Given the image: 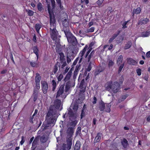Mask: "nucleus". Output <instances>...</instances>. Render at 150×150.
<instances>
[{"instance_id":"29","label":"nucleus","mask_w":150,"mask_h":150,"mask_svg":"<svg viewBox=\"0 0 150 150\" xmlns=\"http://www.w3.org/2000/svg\"><path fill=\"white\" fill-rule=\"evenodd\" d=\"M93 50L90 54L89 55L88 57V62H91V60H92V59H93V55L94 54L93 53Z\"/></svg>"},{"instance_id":"1","label":"nucleus","mask_w":150,"mask_h":150,"mask_svg":"<svg viewBox=\"0 0 150 150\" xmlns=\"http://www.w3.org/2000/svg\"><path fill=\"white\" fill-rule=\"evenodd\" d=\"M47 9L50 15V29L51 37L52 39L55 40V43L56 45L59 46V39L57 38L58 33L56 29V24L54 16L50 5L47 6Z\"/></svg>"},{"instance_id":"12","label":"nucleus","mask_w":150,"mask_h":150,"mask_svg":"<svg viewBox=\"0 0 150 150\" xmlns=\"http://www.w3.org/2000/svg\"><path fill=\"white\" fill-rule=\"evenodd\" d=\"M61 101L58 99H56L54 103V106L56 108L59 109L61 105Z\"/></svg>"},{"instance_id":"47","label":"nucleus","mask_w":150,"mask_h":150,"mask_svg":"<svg viewBox=\"0 0 150 150\" xmlns=\"http://www.w3.org/2000/svg\"><path fill=\"white\" fill-rule=\"evenodd\" d=\"M114 62L111 60H110L108 63V66L109 68L112 67L114 65Z\"/></svg>"},{"instance_id":"50","label":"nucleus","mask_w":150,"mask_h":150,"mask_svg":"<svg viewBox=\"0 0 150 150\" xmlns=\"http://www.w3.org/2000/svg\"><path fill=\"white\" fill-rule=\"evenodd\" d=\"M128 96L127 94H125L122 96L121 101H123L124 100L128 97Z\"/></svg>"},{"instance_id":"34","label":"nucleus","mask_w":150,"mask_h":150,"mask_svg":"<svg viewBox=\"0 0 150 150\" xmlns=\"http://www.w3.org/2000/svg\"><path fill=\"white\" fill-rule=\"evenodd\" d=\"M72 136L71 135H67V143H72Z\"/></svg>"},{"instance_id":"55","label":"nucleus","mask_w":150,"mask_h":150,"mask_svg":"<svg viewBox=\"0 0 150 150\" xmlns=\"http://www.w3.org/2000/svg\"><path fill=\"white\" fill-rule=\"evenodd\" d=\"M81 127H78L77 129L76 133V134H80L81 132Z\"/></svg>"},{"instance_id":"9","label":"nucleus","mask_w":150,"mask_h":150,"mask_svg":"<svg viewBox=\"0 0 150 150\" xmlns=\"http://www.w3.org/2000/svg\"><path fill=\"white\" fill-rule=\"evenodd\" d=\"M62 23L64 27L63 28L64 30V28L65 30H67L68 29L69 30V27H68V20L67 18L62 19Z\"/></svg>"},{"instance_id":"38","label":"nucleus","mask_w":150,"mask_h":150,"mask_svg":"<svg viewBox=\"0 0 150 150\" xmlns=\"http://www.w3.org/2000/svg\"><path fill=\"white\" fill-rule=\"evenodd\" d=\"M52 90L54 91L56 86V83L55 81L54 80H52Z\"/></svg>"},{"instance_id":"43","label":"nucleus","mask_w":150,"mask_h":150,"mask_svg":"<svg viewBox=\"0 0 150 150\" xmlns=\"http://www.w3.org/2000/svg\"><path fill=\"white\" fill-rule=\"evenodd\" d=\"M94 31V28L91 27L89 29H88L85 30V32L86 33H91Z\"/></svg>"},{"instance_id":"17","label":"nucleus","mask_w":150,"mask_h":150,"mask_svg":"<svg viewBox=\"0 0 150 150\" xmlns=\"http://www.w3.org/2000/svg\"><path fill=\"white\" fill-rule=\"evenodd\" d=\"M71 74L72 71L71 70H70L64 79V80L65 81H66L69 80L70 78L71 77Z\"/></svg>"},{"instance_id":"36","label":"nucleus","mask_w":150,"mask_h":150,"mask_svg":"<svg viewBox=\"0 0 150 150\" xmlns=\"http://www.w3.org/2000/svg\"><path fill=\"white\" fill-rule=\"evenodd\" d=\"M132 45V43L130 41H129L126 45L125 47V50L129 48Z\"/></svg>"},{"instance_id":"4","label":"nucleus","mask_w":150,"mask_h":150,"mask_svg":"<svg viewBox=\"0 0 150 150\" xmlns=\"http://www.w3.org/2000/svg\"><path fill=\"white\" fill-rule=\"evenodd\" d=\"M46 120L49 124H54L55 122V119L52 117L50 113L48 112L46 116Z\"/></svg>"},{"instance_id":"44","label":"nucleus","mask_w":150,"mask_h":150,"mask_svg":"<svg viewBox=\"0 0 150 150\" xmlns=\"http://www.w3.org/2000/svg\"><path fill=\"white\" fill-rule=\"evenodd\" d=\"M58 65L57 64H56L54 66L53 69V72L55 74L57 71L58 70Z\"/></svg>"},{"instance_id":"30","label":"nucleus","mask_w":150,"mask_h":150,"mask_svg":"<svg viewBox=\"0 0 150 150\" xmlns=\"http://www.w3.org/2000/svg\"><path fill=\"white\" fill-rule=\"evenodd\" d=\"M73 47H71L69 48H68L67 50V52L68 53H69L71 54L74 53V51L73 50Z\"/></svg>"},{"instance_id":"11","label":"nucleus","mask_w":150,"mask_h":150,"mask_svg":"<svg viewBox=\"0 0 150 150\" xmlns=\"http://www.w3.org/2000/svg\"><path fill=\"white\" fill-rule=\"evenodd\" d=\"M149 21V19L147 18H141L139 20L138 24L139 25L146 24Z\"/></svg>"},{"instance_id":"14","label":"nucleus","mask_w":150,"mask_h":150,"mask_svg":"<svg viewBox=\"0 0 150 150\" xmlns=\"http://www.w3.org/2000/svg\"><path fill=\"white\" fill-rule=\"evenodd\" d=\"M128 63L129 65H136L137 62L131 58H128L127 59Z\"/></svg>"},{"instance_id":"41","label":"nucleus","mask_w":150,"mask_h":150,"mask_svg":"<svg viewBox=\"0 0 150 150\" xmlns=\"http://www.w3.org/2000/svg\"><path fill=\"white\" fill-rule=\"evenodd\" d=\"M104 0H98L96 2V3L94 4V5H95V6H96V5H98L99 6H101L102 3L103 2Z\"/></svg>"},{"instance_id":"2","label":"nucleus","mask_w":150,"mask_h":150,"mask_svg":"<svg viewBox=\"0 0 150 150\" xmlns=\"http://www.w3.org/2000/svg\"><path fill=\"white\" fill-rule=\"evenodd\" d=\"M64 31L69 42L73 44H75L76 43L77 41L76 38L72 34L68 29L67 30H65L64 28Z\"/></svg>"},{"instance_id":"42","label":"nucleus","mask_w":150,"mask_h":150,"mask_svg":"<svg viewBox=\"0 0 150 150\" xmlns=\"http://www.w3.org/2000/svg\"><path fill=\"white\" fill-rule=\"evenodd\" d=\"M107 90L110 91L111 89V84H106L105 86Z\"/></svg>"},{"instance_id":"13","label":"nucleus","mask_w":150,"mask_h":150,"mask_svg":"<svg viewBox=\"0 0 150 150\" xmlns=\"http://www.w3.org/2000/svg\"><path fill=\"white\" fill-rule=\"evenodd\" d=\"M94 45V42H91L89 45V47L88 48V51L86 53V55L85 56H84V57H85V58H86L88 55L90 53L91 51L93 49V47Z\"/></svg>"},{"instance_id":"52","label":"nucleus","mask_w":150,"mask_h":150,"mask_svg":"<svg viewBox=\"0 0 150 150\" xmlns=\"http://www.w3.org/2000/svg\"><path fill=\"white\" fill-rule=\"evenodd\" d=\"M63 77V75L62 74H59V76L57 78V79L58 81H61Z\"/></svg>"},{"instance_id":"24","label":"nucleus","mask_w":150,"mask_h":150,"mask_svg":"<svg viewBox=\"0 0 150 150\" xmlns=\"http://www.w3.org/2000/svg\"><path fill=\"white\" fill-rule=\"evenodd\" d=\"M141 11V8L139 7L137 9H134L132 13V16H133L135 14H138L140 13Z\"/></svg>"},{"instance_id":"8","label":"nucleus","mask_w":150,"mask_h":150,"mask_svg":"<svg viewBox=\"0 0 150 150\" xmlns=\"http://www.w3.org/2000/svg\"><path fill=\"white\" fill-rule=\"evenodd\" d=\"M64 86L63 85H61L59 88L57 92L56 98L59 96H61L64 92Z\"/></svg>"},{"instance_id":"7","label":"nucleus","mask_w":150,"mask_h":150,"mask_svg":"<svg viewBox=\"0 0 150 150\" xmlns=\"http://www.w3.org/2000/svg\"><path fill=\"white\" fill-rule=\"evenodd\" d=\"M41 83L42 84V87L43 93L45 94L47 91L48 89V85L47 83L44 81H41Z\"/></svg>"},{"instance_id":"33","label":"nucleus","mask_w":150,"mask_h":150,"mask_svg":"<svg viewBox=\"0 0 150 150\" xmlns=\"http://www.w3.org/2000/svg\"><path fill=\"white\" fill-rule=\"evenodd\" d=\"M37 8L39 11H42L43 9V6L41 3L39 2L38 4Z\"/></svg>"},{"instance_id":"27","label":"nucleus","mask_w":150,"mask_h":150,"mask_svg":"<svg viewBox=\"0 0 150 150\" xmlns=\"http://www.w3.org/2000/svg\"><path fill=\"white\" fill-rule=\"evenodd\" d=\"M81 144L79 141H78L75 145L74 150H79Z\"/></svg>"},{"instance_id":"45","label":"nucleus","mask_w":150,"mask_h":150,"mask_svg":"<svg viewBox=\"0 0 150 150\" xmlns=\"http://www.w3.org/2000/svg\"><path fill=\"white\" fill-rule=\"evenodd\" d=\"M124 66V63H123L121 64L120 67H119V69L118 70V74H119L122 71V70Z\"/></svg>"},{"instance_id":"21","label":"nucleus","mask_w":150,"mask_h":150,"mask_svg":"<svg viewBox=\"0 0 150 150\" xmlns=\"http://www.w3.org/2000/svg\"><path fill=\"white\" fill-rule=\"evenodd\" d=\"M105 68L101 67H98L96 69V70L95 72V75H97L100 72L103 71L104 70Z\"/></svg>"},{"instance_id":"54","label":"nucleus","mask_w":150,"mask_h":150,"mask_svg":"<svg viewBox=\"0 0 150 150\" xmlns=\"http://www.w3.org/2000/svg\"><path fill=\"white\" fill-rule=\"evenodd\" d=\"M57 4L59 5V7L61 9L63 7L61 5V0H56Z\"/></svg>"},{"instance_id":"32","label":"nucleus","mask_w":150,"mask_h":150,"mask_svg":"<svg viewBox=\"0 0 150 150\" xmlns=\"http://www.w3.org/2000/svg\"><path fill=\"white\" fill-rule=\"evenodd\" d=\"M101 139L100 134L98 133L97 134L96 136L94 139V140H96V142H98Z\"/></svg>"},{"instance_id":"64","label":"nucleus","mask_w":150,"mask_h":150,"mask_svg":"<svg viewBox=\"0 0 150 150\" xmlns=\"http://www.w3.org/2000/svg\"><path fill=\"white\" fill-rule=\"evenodd\" d=\"M10 57L12 61L13 62V63H15L14 61L13 60V54L11 53L10 54Z\"/></svg>"},{"instance_id":"59","label":"nucleus","mask_w":150,"mask_h":150,"mask_svg":"<svg viewBox=\"0 0 150 150\" xmlns=\"http://www.w3.org/2000/svg\"><path fill=\"white\" fill-rule=\"evenodd\" d=\"M51 4L52 6V7L54 8L55 7V2L54 0H51Z\"/></svg>"},{"instance_id":"57","label":"nucleus","mask_w":150,"mask_h":150,"mask_svg":"<svg viewBox=\"0 0 150 150\" xmlns=\"http://www.w3.org/2000/svg\"><path fill=\"white\" fill-rule=\"evenodd\" d=\"M81 2L83 4H87L89 3L88 0H81Z\"/></svg>"},{"instance_id":"16","label":"nucleus","mask_w":150,"mask_h":150,"mask_svg":"<svg viewBox=\"0 0 150 150\" xmlns=\"http://www.w3.org/2000/svg\"><path fill=\"white\" fill-rule=\"evenodd\" d=\"M121 143L123 147L124 148H127V146L128 145V141L125 139H123V140L121 141Z\"/></svg>"},{"instance_id":"26","label":"nucleus","mask_w":150,"mask_h":150,"mask_svg":"<svg viewBox=\"0 0 150 150\" xmlns=\"http://www.w3.org/2000/svg\"><path fill=\"white\" fill-rule=\"evenodd\" d=\"M33 52L36 54L37 57V60L38 58V50L36 46H34L33 47Z\"/></svg>"},{"instance_id":"48","label":"nucleus","mask_w":150,"mask_h":150,"mask_svg":"<svg viewBox=\"0 0 150 150\" xmlns=\"http://www.w3.org/2000/svg\"><path fill=\"white\" fill-rule=\"evenodd\" d=\"M122 58H123V57H122V55H120L118 59H117V62H120V63H119V64L120 63H121L122 62Z\"/></svg>"},{"instance_id":"51","label":"nucleus","mask_w":150,"mask_h":150,"mask_svg":"<svg viewBox=\"0 0 150 150\" xmlns=\"http://www.w3.org/2000/svg\"><path fill=\"white\" fill-rule=\"evenodd\" d=\"M37 93L36 92H35L33 93V96H34L33 100L34 101H35L37 99Z\"/></svg>"},{"instance_id":"46","label":"nucleus","mask_w":150,"mask_h":150,"mask_svg":"<svg viewBox=\"0 0 150 150\" xmlns=\"http://www.w3.org/2000/svg\"><path fill=\"white\" fill-rule=\"evenodd\" d=\"M120 31L117 30V32L115 33L112 36V37L115 39L120 34Z\"/></svg>"},{"instance_id":"35","label":"nucleus","mask_w":150,"mask_h":150,"mask_svg":"<svg viewBox=\"0 0 150 150\" xmlns=\"http://www.w3.org/2000/svg\"><path fill=\"white\" fill-rule=\"evenodd\" d=\"M123 39L124 38L123 36H119L117 38L116 41L117 43H120L122 41Z\"/></svg>"},{"instance_id":"37","label":"nucleus","mask_w":150,"mask_h":150,"mask_svg":"<svg viewBox=\"0 0 150 150\" xmlns=\"http://www.w3.org/2000/svg\"><path fill=\"white\" fill-rule=\"evenodd\" d=\"M26 11L29 16H32L33 15L34 12L33 11L29 9H26Z\"/></svg>"},{"instance_id":"18","label":"nucleus","mask_w":150,"mask_h":150,"mask_svg":"<svg viewBox=\"0 0 150 150\" xmlns=\"http://www.w3.org/2000/svg\"><path fill=\"white\" fill-rule=\"evenodd\" d=\"M76 123L77 122L76 120L72 121L69 122L68 124V127H70L74 128Z\"/></svg>"},{"instance_id":"40","label":"nucleus","mask_w":150,"mask_h":150,"mask_svg":"<svg viewBox=\"0 0 150 150\" xmlns=\"http://www.w3.org/2000/svg\"><path fill=\"white\" fill-rule=\"evenodd\" d=\"M110 105L109 104H107V105H106V108H105V111L107 112H109L110 110Z\"/></svg>"},{"instance_id":"58","label":"nucleus","mask_w":150,"mask_h":150,"mask_svg":"<svg viewBox=\"0 0 150 150\" xmlns=\"http://www.w3.org/2000/svg\"><path fill=\"white\" fill-rule=\"evenodd\" d=\"M78 74V72L77 70H76L74 71V76L73 77L74 79H75L76 76H77Z\"/></svg>"},{"instance_id":"19","label":"nucleus","mask_w":150,"mask_h":150,"mask_svg":"<svg viewBox=\"0 0 150 150\" xmlns=\"http://www.w3.org/2000/svg\"><path fill=\"white\" fill-rule=\"evenodd\" d=\"M37 60L36 62L32 61L30 62V65L33 67H38L39 66V62Z\"/></svg>"},{"instance_id":"6","label":"nucleus","mask_w":150,"mask_h":150,"mask_svg":"<svg viewBox=\"0 0 150 150\" xmlns=\"http://www.w3.org/2000/svg\"><path fill=\"white\" fill-rule=\"evenodd\" d=\"M86 87V84L85 83L84 79H83L81 81L79 88H80V91L81 92L83 93L85 92Z\"/></svg>"},{"instance_id":"5","label":"nucleus","mask_w":150,"mask_h":150,"mask_svg":"<svg viewBox=\"0 0 150 150\" xmlns=\"http://www.w3.org/2000/svg\"><path fill=\"white\" fill-rule=\"evenodd\" d=\"M111 90L114 93L118 92L120 89L119 83L117 82H115L111 84Z\"/></svg>"},{"instance_id":"49","label":"nucleus","mask_w":150,"mask_h":150,"mask_svg":"<svg viewBox=\"0 0 150 150\" xmlns=\"http://www.w3.org/2000/svg\"><path fill=\"white\" fill-rule=\"evenodd\" d=\"M60 59L61 60H63L64 59V55L63 53L61 52L59 53Z\"/></svg>"},{"instance_id":"61","label":"nucleus","mask_w":150,"mask_h":150,"mask_svg":"<svg viewBox=\"0 0 150 150\" xmlns=\"http://www.w3.org/2000/svg\"><path fill=\"white\" fill-rule=\"evenodd\" d=\"M85 115V112L83 110V109L82 110L81 113V118L82 119Z\"/></svg>"},{"instance_id":"15","label":"nucleus","mask_w":150,"mask_h":150,"mask_svg":"<svg viewBox=\"0 0 150 150\" xmlns=\"http://www.w3.org/2000/svg\"><path fill=\"white\" fill-rule=\"evenodd\" d=\"M74 128L70 127H68V129L67 131V133L68 135L72 136L74 132Z\"/></svg>"},{"instance_id":"22","label":"nucleus","mask_w":150,"mask_h":150,"mask_svg":"<svg viewBox=\"0 0 150 150\" xmlns=\"http://www.w3.org/2000/svg\"><path fill=\"white\" fill-rule=\"evenodd\" d=\"M110 150H120L117 147L115 143H112L110 146Z\"/></svg>"},{"instance_id":"31","label":"nucleus","mask_w":150,"mask_h":150,"mask_svg":"<svg viewBox=\"0 0 150 150\" xmlns=\"http://www.w3.org/2000/svg\"><path fill=\"white\" fill-rule=\"evenodd\" d=\"M40 79L41 77L40 74L38 73H36L35 78V82H40Z\"/></svg>"},{"instance_id":"3","label":"nucleus","mask_w":150,"mask_h":150,"mask_svg":"<svg viewBox=\"0 0 150 150\" xmlns=\"http://www.w3.org/2000/svg\"><path fill=\"white\" fill-rule=\"evenodd\" d=\"M78 108V105L75 104L74 105L73 108V110L70 109L68 110V114L69 115V119L70 120H74L76 118L75 115L76 111L77 110Z\"/></svg>"},{"instance_id":"62","label":"nucleus","mask_w":150,"mask_h":150,"mask_svg":"<svg viewBox=\"0 0 150 150\" xmlns=\"http://www.w3.org/2000/svg\"><path fill=\"white\" fill-rule=\"evenodd\" d=\"M25 142V140L24 139V137L23 136H22L21 137V140L20 142V144L21 145H22Z\"/></svg>"},{"instance_id":"20","label":"nucleus","mask_w":150,"mask_h":150,"mask_svg":"<svg viewBox=\"0 0 150 150\" xmlns=\"http://www.w3.org/2000/svg\"><path fill=\"white\" fill-rule=\"evenodd\" d=\"M150 35V31H144L142 32L141 35V36L143 37H147Z\"/></svg>"},{"instance_id":"10","label":"nucleus","mask_w":150,"mask_h":150,"mask_svg":"<svg viewBox=\"0 0 150 150\" xmlns=\"http://www.w3.org/2000/svg\"><path fill=\"white\" fill-rule=\"evenodd\" d=\"M88 46L87 45H86L83 49L81 51L80 53L79 54V57L80 58V60H81L82 59L83 56L85 53V52L87 49Z\"/></svg>"},{"instance_id":"23","label":"nucleus","mask_w":150,"mask_h":150,"mask_svg":"<svg viewBox=\"0 0 150 150\" xmlns=\"http://www.w3.org/2000/svg\"><path fill=\"white\" fill-rule=\"evenodd\" d=\"M105 108V106L104 103L103 102L102 100H101L100 103V106L99 107L100 110L101 111H103L104 110Z\"/></svg>"},{"instance_id":"63","label":"nucleus","mask_w":150,"mask_h":150,"mask_svg":"<svg viewBox=\"0 0 150 150\" xmlns=\"http://www.w3.org/2000/svg\"><path fill=\"white\" fill-rule=\"evenodd\" d=\"M91 64H90V63L87 68V71H89L91 70Z\"/></svg>"},{"instance_id":"60","label":"nucleus","mask_w":150,"mask_h":150,"mask_svg":"<svg viewBox=\"0 0 150 150\" xmlns=\"http://www.w3.org/2000/svg\"><path fill=\"white\" fill-rule=\"evenodd\" d=\"M40 82H36V85L37 87V88L38 89H39L40 88Z\"/></svg>"},{"instance_id":"39","label":"nucleus","mask_w":150,"mask_h":150,"mask_svg":"<svg viewBox=\"0 0 150 150\" xmlns=\"http://www.w3.org/2000/svg\"><path fill=\"white\" fill-rule=\"evenodd\" d=\"M41 28V26L39 24H36L35 25V28L37 32L38 33L39 30Z\"/></svg>"},{"instance_id":"53","label":"nucleus","mask_w":150,"mask_h":150,"mask_svg":"<svg viewBox=\"0 0 150 150\" xmlns=\"http://www.w3.org/2000/svg\"><path fill=\"white\" fill-rule=\"evenodd\" d=\"M128 22V21H125L122 24V26H123L122 28L125 29V28H127V27L126 26V25L127 24V23Z\"/></svg>"},{"instance_id":"25","label":"nucleus","mask_w":150,"mask_h":150,"mask_svg":"<svg viewBox=\"0 0 150 150\" xmlns=\"http://www.w3.org/2000/svg\"><path fill=\"white\" fill-rule=\"evenodd\" d=\"M72 143H67V144H64L62 145L63 147H65L67 146V150H70L71 148Z\"/></svg>"},{"instance_id":"56","label":"nucleus","mask_w":150,"mask_h":150,"mask_svg":"<svg viewBox=\"0 0 150 150\" xmlns=\"http://www.w3.org/2000/svg\"><path fill=\"white\" fill-rule=\"evenodd\" d=\"M137 72V75L138 76H140L141 74V70L140 69H137L136 70Z\"/></svg>"},{"instance_id":"28","label":"nucleus","mask_w":150,"mask_h":150,"mask_svg":"<svg viewBox=\"0 0 150 150\" xmlns=\"http://www.w3.org/2000/svg\"><path fill=\"white\" fill-rule=\"evenodd\" d=\"M47 140V137L43 135L40 138V140L41 142L42 143H45L46 142Z\"/></svg>"}]
</instances>
